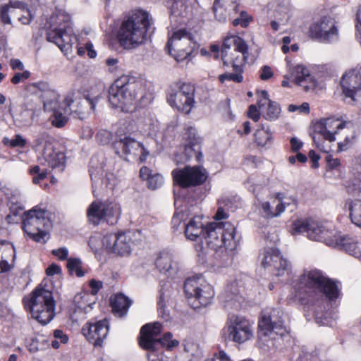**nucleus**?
<instances>
[{
    "label": "nucleus",
    "instance_id": "39448f33",
    "mask_svg": "<svg viewBox=\"0 0 361 361\" xmlns=\"http://www.w3.org/2000/svg\"><path fill=\"white\" fill-rule=\"evenodd\" d=\"M25 307L33 319L44 325L55 316V301L52 293L42 287L35 288L31 295L23 299Z\"/></svg>",
    "mask_w": 361,
    "mask_h": 361
},
{
    "label": "nucleus",
    "instance_id": "774afa93",
    "mask_svg": "<svg viewBox=\"0 0 361 361\" xmlns=\"http://www.w3.org/2000/svg\"><path fill=\"white\" fill-rule=\"evenodd\" d=\"M152 174V171L147 166H142L140 170V178L143 180H146L147 181Z\"/></svg>",
    "mask_w": 361,
    "mask_h": 361
},
{
    "label": "nucleus",
    "instance_id": "6e6d98bb",
    "mask_svg": "<svg viewBox=\"0 0 361 361\" xmlns=\"http://www.w3.org/2000/svg\"><path fill=\"white\" fill-rule=\"evenodd\" d=\"M259 74L262 80H267L274 75L271 68L268 66H263L260 68Z\"/></svg>",
    "mask_w": 361,
    "mask_h": 361
},
{
    "label": "nucleus",
    "instance_id": "72a5a7b5",
    "mask_svg": "<svg viewBox=\"0 0 361 361\" xmlns=\"http://www.w3.org/2000/svg\"><path fill=\"white\" fill-rule=\"evenodd\" d=\"M130 305L131 301L122 293L116 294L111 299L112 310L118 317L126 314Z\"/></svg>",
    "mask_w": 361,
    "mask_h": 361
},
{
    "label": "nucleus",
    "instance_id": "393cba45",
    "mask_svg": "<svg viewBox=\"0 0 361 361\" xmlns=\"http://www.w3.org/2000/svg\"><path fill=\"white\" fill-rule=\"evenodd\" d=\"M122 85L123 97V111L132 112L137 106V94L140 90V84L134 79L129 78L126 75V80Z\"/></svg>",
    "mask_w": 361,
    "mask_h": 361
},
{
    "label": "nucleus",
    "instance_id": "2eb2a0df",
    "mask_svg": "<svg viewBox=\"0 0 361 361\" xmlns=\"http://www.w3.org/2000/svg\"><path fill=\"white\" fill-rule=\"evenodd\" d=\"M194 94L195 87L191 84L177 83L168 95V102L171 106L188 114L195 104Z\"/></svg>",
    "mask_w": 361,
    "mask_h": 361
},
{
    "label": "nucleus",
    "instance_id": "4468645a",
    "mask_svg": "<svg viewBox=\"0 0 361 361\" xmlns=\"http://www.w3.org/2000/svg\"><path fill=\"white\" fill-rule=\"evenodd\" d=\"M135 235L131 231L106 234L102 238V246L110 254L128 257L135 245Z\"/></svg>",
    "mask_w": 361,
    "mask_h": 361
},
{
    "label": "nucleus",
    "instance_id": "f03ea898",
    "mask_svg": "<svg viewBox=\"0 0 361 361\" xmlns=\"http://www.w3.org/2000/svg\"><path fill=\"white\" fill-rule=\"evenodd\" d=\"M297 288L300 294L312 298L325 295L330 300L336 299L340 293L338 284L316 269L305 271L299 279Z\"/></svg>",
    "mask_w": 361,
    "mask_h": 361
},
{
    "label": "nucleus",
    "instance_id": "9b49d317",
    "mask_svg": "<svg viewBox=\"0 0 361 361\" xmlns=\"http://www.w3.org/2000/svg\"><path fill=\"white\" fill-rule=\"evenodd\" d=\"M248 56V46L243 39L232 36L224 39L221 49V59L224 66L232 68L244 67Z\"/></svg>",
    "mask_w": 361,
    "mask_h": 361
},
{
    "label": "nucleus",
    "instance_id": "8fccbe9b",
    "mask_svg": "<svg viewBox=\"0 0 361 361\" xmlns=\"http://www.w3.org/2000/svg\"><path fill=\"white\" fill-rule=\"evenodd\" d=\"M33 114L27 110L25 109L20 112L16 121L20 123L22 126H29L32 123Z\"/></svg>",
    "mask_w": 361,
    "mask_h": 361
},
{
    "label": "nucleus",
    "instance_id": "7c9ffc66",
    "mask_svg": "<svg viewBox=\"0 0 361 361\" xmlns=\"http://www.w3.org/2000/svg\"><path fill=\"white\" fill-rule=\"evenodd\" d=\"M126 75L118 78L109 89V102L116 109H120L123 111L122 85L126 82Z\"/></svg>",
    "mask_w": 361,
    "mask_h": 361
},
{
    "label": "nucleus",
    "instance_id": "f257e3e1",
    "mask_svg": "<svg viewBox=\"0 0 361 361\" xmlns=\"http://www.w3.org/2000/svg\"><path fill=\"white\" fill-rule=\"evenodd\" d=\"M152 23L148 12L136 10L132 12L121 23L116 38L121 47L133 50L142 45L147 36V32Z\"/></svg>",
    "mask_w": 361,
    "mask_h": 361
},
{
    "label": "nucleus",
    "instance_id": "c756f323",
    "mask_svg": "<svg viewBox=\"0 0 361 361\" xmlns=\"http://www.w3.org/2000/svg\"><path fill=\"white\" fill-rule=\"evenodd\" d=\"M325 126L324 118L317 121L313 125V133L312 135V137L313 142L319 150L327 152V150L324 146V143L320 140V137L322 136L324 140L329 142L335 141L336 137L334 134L327 133Z\"/></svg>",
    "mask_w": 361,
    "mask_h": 361
},
{
    "label": "nucleus",
    "instance_id": "bb28decb",
    "mask_svg": "<svg viewBox=\"0 0 361 361\" xmlns=\"http://www.w3.org/2000/svg\"><path fill=\"white\" fill-rule=\"evenodd\" d=\"M238 0H215L213 5V11L215 18L220 22H225L228 16L236 14L238 5Z\"/></svg>",
    "mask_w": 361,
    "mask_h": 361
},
{
    "label": "nucleus",
    "instance_id": "c85d7f7f",
    "mask_svg": "<svg viewBox=\"0 0 361 361\" xmlns=\"http://www.w3.org/2000/svg\"><path fill=\"white\" fill-rule=\"evenodd\" d=\"M286 205L278 197L271 202H263L259 209V214L266 219L280 216L285 211Z\"/></svg>",
    "mask_w": 361,
    "mask_h": 361
},
{
    "label": "nucleus",
    "instance_id": "cd10ccee",
    "mask_svg": "<svg viewBox=\"0 0 361 361\" xmlns=\"http://www.w3.org/2000/svg\"><path fill=\"white\" fill-rule=\"evenodd\" d=\"M16 249L13 245L3 241L0 243V272H7L14 267Z\"/></svg>",
    "mask_w": 361,
    "mask_h": 361
},
{
    "label": "nucleus",
    "instance_id": "423d86ee",
    "mask_svg": "<svg viewBox=\"0 0 361 361\" xmlns=\"http://www.w3.org/2000/svg\"><path fill=\"white\" fill-rule=\"evenodd\" d=\"M51 20L54 25H51L47 32V40L56 44L63 52H68L71 49L73 41L75 39L73 35L70 16L59 13Z\"/></svg>",
    "mask_w": 361,
    "mask_h": 361
},
{
    "label": "nucleus",
    "instance_id": "4d7b16f0",
    "mask_svg": "<svg viewBox=\"0 0 361 361\" xmlns=\"http://www.w3.org/2000/svg\"><path fill=\"white\" fill-rule=\"evenodd\" d=\"M30 76V73L28 71H25L23 73H17L11 79L12 83L16 85L20 82L27 79Z\"/></svg>",
    "mask_w": 361,
    "mask_h": 361
},
{
    "label": "nucleus",
    "instance_id": "a211bd4d",
    "mask_svg": "<svg viewBox=\"0 0 361 361\" xmlns=\"http://www.w3.org/2000/svg\"><path fill=\"white\" fill-rule=\"evenodd\" d=\"M169 54L177 61L188 58L192 52V37L184 30L175 32L169 38L167 46Z\"/></svg>",
    "mask_w": 361,
    "mask_h": 361
},
{
    "label": "nucleus",
    "instance_id": "49530a36",
    "mask_svg": "<svg viewBox=\"0 0 361 361\" xmlns=\"http://www.w3.org/2000/svg\"><path fill=\"white\" fill-rule=\"evenodd\" d=\"M81 260L78 258H69L67 261V268L71 274H75L78 277L84 276L85 273L82 270Z\"/></svg>",
    "mask_w": 361,
    "mask_h": 361
},
{
    "label": "nucleus",
    "instance_id": "7ed1b4c3",
    "mask_svg": "<svg viewBox=\"0 0 361 361\" xmlns=\"http://www.w3.org/2000/svg\"><path fill=\"white\" fill-rule=\"evenodd\" d=\"M306 233L308 238L312 240L322 241L329 246L340 245L347 251H355L356 243H350V239L347 236L333 239L332 232L323 224L312 219L297 220L293 224L292 234L295 235Z\"/></svg>",
    "mask_w": 361,
    "mask_h": 361
},
{
    "label": "nucleus",
    "instance_id": "69168bd1",
    "mask_svg": "<svg viewBox=\"0 0 361 361\" xmlns=\"http://www.w3.org/2000/svg\"><path fill=\"white\" fill-rule=\"evenodd\" d=\"M185 219V214H183V211L181 209L180 211L177 210L173 217L172 224L173 226H178L180 221Z\"/></svg>",
    "mask_w": 361,
    "mask_h": 361
},
{
    "label": "nucleus",
    "instance_id": "603ef678",
    "mask_svg": "<svg viewBox=\"0 0 361 361\" xmlns=\"http://www.w3.org/2000/svg\"><path fill=\"white\" fill-rule=\"evenodd\" d=\"M164 183V178L163 176L158 173H153L149 179L147 180V185L148 188L152 190H155L158 188H159Z\"/></svg>",
    "mask_w": 361,
    "mask_h": 361
},
{
    "label": "nucleus",
    "instance_id": "680f3d73",
    "mask_svg": "<svg viewBox=\"0 0 361 361\" xmlns=\"http://www.w3.org/2000/svg\"><path fill=\"white\" fill-rule=\"evenodd\" d=\"M90 287L91 288V294L95 295L102 288V282L92 279L90 282Z\"/></svg>",
    "mask_w": 361,
    "mask_h": 361
},
{
    "label": "nucleus",
    "instance_id": "f3484780",
    "mask_svg": "<svg viewBox=\"0 0 361 361\" xmlns=\"http://www.w3.org/2000/svg\"><path fill=\"white\" fill-rule=\"evenodd\" d=\"M175 183L182 188H189L203 184L207 178V173L202 166H185L172 171Z\"/></svg>",
    "mask_w": 361,
    "mask_h": 361
},
{
    "label": "nucleus",
    "instance_id": "a18cd8bd",
    "mask_svg": "<svg viewBox=\"0 0 361 361\" xmlns=\"http://www.w3.org/2000/svg\"><path fill=\"white\" fill-rule=\"evenodd\" d=\"M66 106L63 109H60L52 112L50 116V121L51 124L56 128L63 127L68 121V118L65 113Z\"/></svg>",
    "mask_w": 361,
    "mask_h": 361
},
{
    "label": "nucleus",
    "instance_id": "37998d69",
    "mask_svg": "<svg viewBox=\"0 0 361 361\" xmlns=\"http://www.w3.org/2000/svg\"><path fill=\"white\" fill-rule=\"evenodd\" d=\"M255 139L259 146L264 147L271 141V133L268 128L265 129L264 127L262 126L255 131Z\"/></svg>",
    "mask_w": 361,
    "mask_h": 361
},
{
    "label": "nucleus",
    "instance_id": "a19ab883",
    "mask_svg": "<svg viewBox=\"0 0 361 361\" xmlns=\"http://www.w3.org/2000/svg\"><path fill=\"white\" fill-rule=\"evenodd\" d=\"M233 72H226L219 75V80L221 83H225L227 81L240 83L243 80V68H233Z\"/></svg>",
    "mask_w": 361,
    "mask_h": 361
},
{
    "label": "nucleus",
    "instance_id": "f704fd0d",
    "mask_svg": "<svg viewBox=\"0 0 361 361\" xmlns=\"http://www.w3.org/2000/svg\"><path fill=\"white\" fill-rule=\"evenodd\" d=\"M345 206L348 207L351 222L361 228V199H348L345 202Z\"/></svg>",
    "mask_w": 361,
    "mask_h": 361
},
{
    "label": "nucleus",
    "instance_id": "de8ad7c7",
    "mask_svg": "<svg viewBox=\"0 0 361 361\" xmlns=\"http://www.w3.org/2000/svg\"><path fill=\"white\" fill-rule=\"evenodd\" d=\"M30 174L32 176V183L38 184L41 180L45 179L47 176L48 171L47 169H42L39 166H35L30 170Z\"/></svg>",
    "mask_w": 361,
    "mask_h": 361
},
{
    "label": "nucleus",
    "instance_id": "9d476101",
    "mask_svg": "<svg viewBox=\"0 0 361 361\" xmlns=\"http://www.w3.org/2000/svg\"><path fill=\"white\" fill-rule=\"evenodd\" d=\"M161 332V324L159 322L147 324L140 330V345L149 351H157L160 347L172 348L178 345V341L172 340V334L169 332L159 337Z\"/></svg>",
    "mask_w": 361,
    "mask_h": 361
},
{
    "label": "nucleus",
    "instance_id": "20e7f679",
    "mask_svg": "<svg viewBox=\"0 0 361 361\" xmlns=\"http://www.w3.org/2000/svg\"><path fill=\"white\" fill-rule=\"evenodd\" d=\"M134 130L135 126L133 123L124 122L118 130V140L114 142L113 147L115 152L127 161L138 159L140 162H143L146 160L149 152L141 142L130 136Z\"/></svg>",
    "mask_w": 361,
    "mask_h": 361
},
{
    "label": "nucleus",
    "instance_id": "aec40b11",
    "mask_svg": "<svg viewBox=\"0 0 361 361\" xmlns=\"http://www.w3.org/2000/svg\"><path fill=\"white\" fill-rule=\"evenodd\" d=\"M310 35L312 38L322 42H332L338 39V31L335 21L324 17L310 26Z\"/></svg>",
    "mask_w": 361,
    "mask_h": 361
},
{
    "label": "nucleus",
    "instance_id": "6e6552de",
    "mask_svg": "<svg viewBox=\"0 0 361 361\" xmlns=\"http://www.w3.org/2000/svg\"><path fill=\"white\" fill-rule=\"evenodd\" d=\"M235 227L230 222H212L205 227L204 239L207 245L217 250L222 247L233 249L235 243Z\"/></svg>",
    "mask_w": 361,
    "mask_h": 361
},
{
    "label": "nucleus",
    "instance_id": "0eeeda50",
    "mask_svg": "<svg viewBox=\"0 0 361 361\" xmlns=\"http://www.w3.org/2000/svg\"><path fill=\"white\" fill-rule=\"evenodd\" d=\"M47 211L34 208L25 213L23 230L33 240L45 243L51 224L47 216Z\"/></svg>",
    "mask_w": 361,
    "mask_h": 361
},
{
    "label": "nucleus",
    "instance_id": "09e8293b",
    "mask_svg": "<svg viewBox=\"0 0 361 361\" xmlns=\"http://www.w3.org/2000/svg\"><path fill=\"white\" fill-rule=\"evenodd\" d=\"M30 88L35 94L42 92V99L43 98V96L47 94V92L54 91L50 88L49 85L47 82L44 81L32 83L30 85Z\"/></svg>",
    "mask_w": 361,
    "mask_h": 361
},
{
    "label": "nucleus",
    "instance_id": "3c124183",
    "mask_svg": "<svg viewBox=\"0 0 361 361\" xmlns=\"http://www.w3.org/2000/svg\"><path fill=\"white\" fill-rule=\"evenodd\" d=\"M225 307L230 309L238 310L240 307L239 296L237 293L225 296Z\"/></svg>",
    "mask_w": 361,
    "mask_h": 361
},
{
    "label": "nucleus",
    "instance_id": "ddd939ff",
    "mask_svg": "<svg viewBox=\"0 0 361 361\" xmlns=\"http://www.w3.org/2000/svg\"><path fill=\"white\" fill-rule=\"evenodd\" d=\"M222 335L225 339L241 344L253 338L254 329L252 324L245 317L233 315L228 318Z\"/></svg>",
    "mask_w": 361,
    "mask_h": 361
},
{
    "label": "nucleus",
    "instance_id": "338daca9",
    "mask_svg": "<svg viewBox=\"0 0 361 361\" xmlns=\"http://www.w3.org/2000/svg\"><path fill=\"white\" fill-rule=\"evenodd\" d=\"M290 142L291 146V150L294 152H296L298 150H300L303 145V143L296 137H292L290 139Z\"/></svg>",
    "mask_w": 361,
    "mask_h": 361
},
{
    "label": "nucleus",
    "instance_id": "4c0bfd02",
    "mask_svg": "<svg viewBox=\"0 0 361 361\" xmlns=\"http://www.w3.org/2000/svg\"><path fill=\"white\" fill-rule=\"evenodd\" d=\"M324 121L327 133L334 134L335 137L336 135L338 134L341 130L349 129L348 126L350 123L348 122L342 121L334 118H324Z\"/></svg>",
    "mask_w": 361,
    "mask_h": 361
},
{
    "label": "nucleus",
    "instance_id": "412c9836",
    "mask_svg": "<svg viewBox=\"0 0 361 361\" xmlns=\"http://www.w3.org/2000/svg\"><path fill=\"white\" fill-rule=\"evenodd\" d=\"M262 264L276 276L288 274L290 269V263L283 257L278 249L273 247L265 250Z\"/></svg>",
    "mask_w": 361,
    "mask_h": 361
},
{
    "label": "nucleus",
    "instance_id": "c9c22d12",
    "mask_svg": "<svg viewBox=\"0 0 361 361\" xmlns=\"http://www.w3.org/2000/svg\"><path fill=\"white\" fill-rule=\"evenodd\" d=\"M103 213L102 202H92L87 210L88 222L95 226L99 225L102 221H104Z\"/></svg>",
    "mask_w": 361,
    "mask_h": 361
},
{
    "label": "nucleus",
    "instance_id": "f8f14e48",
    "mask_svg": "<svg viewBox=\"0 0 361 361\" xmlns=\"http://www.w3.org/2000/svg\"><path fill=\"white\" fill-rule=\"evenodd\" d=\"M286 315L279 308L267 307L262 312L259 321L260 333L265 336L274 339V335L283 336L288 333L285 322Z\"/></svg>",
    "mask_w": 361,
    "mask_h": 361
},
{
    "label": "nucleus",
    "instance_id": "13d9d810",
    "mask_svg": "<svg viewBox=\"0 0 361 361\" xmlns=\"http://www.w3.org/2000/svg\"><path fill=\"white\" fill-rule=\"evenodd\" d=\"M298 110L300 111V112H304V113H307V114L309 113L310 112L309 104L307 102H304L300 106L291 104V105H289V106H288L289 111L293 112V111H295Z\"/></svg>",
    "mask_w": 361,
    "mask_h": 361
},
{
    "label": "nucleus",
    "instance_id": "6ab92c4d",
    "mask_svg": "<svg viewBox=\"0 0 361 361\" xmlns=\"http://www.w3.org/2000/svg\"><path fill=\"white\" fill-rule=\"evenodd\" d=\"M11 17L17 18L22 25H29L33 16L26 4L20 1H10L0 7V18L4 24H11Z\"/></svg>",
    "mask_w": 361,
    "mask_h": 361
},
{
    "label": "nucleus",
    "instance_id": "2f4dec72",
    "mask_svg": "<svg viewBox=\"0 0 361 361\" xmlns=\"http://www.w3.org/2000/svg\"><path fill=\"white\" fill-rule=\"evenodd\" d=\"M185 237L190 240H196L202 234L204 235L205 228L203 227L200 216L192 218L188 224H184Z\"/></svg>",
    "mask_w": 361,
    "mask_h": 361
},
{
    "label": "nucleus",
    "instance_id": "e433bc0d",
    "mask_svg": "<svg viewBox=\"0 0 361 361\" xmlns=\"http://www.w3.org/2000/svg\"><path fill=\"white\" fill-rule=\"evenodd\" d=\"M59 94L56 92H48L43 96V106L46 111L54 112L60 109H63L65 104L59 101Z\"/></svg>",
    "mask_w": 361,
    "mask_h": 361
},
{
    "label": "nucleus",
    "instance_id": "58836bf2",
    "mask_svg": "<svg viewBox=\"0 0 361 361\" xmlns=\"http://www.w3.org/2000/svg\"><path fill=\"white\" fill-rule=\"evenodd\" d=\"M184 153L186 160L195 158L196 161L200 162L202 159L200 145L196 138H193L188 144L185 145Z\"/></svg>",
    "mask_w": 361,
    "mask_h": 361
},
{
    "label": "nucleus",
    "instance_id": "1a4fd4ad",
    "mask_svg": "<svg viewBox=\"0 0 361 361\" xmlns=\"http://www.w3.org/2000/svg\"><path fill=\"white\" fill-rule=\"evenodd\" d=\"M184 291L194 309L210 304L214 295L212 286L201 275L187 279Z\"/></svg>",
    "mask_w": 361,
    "mask_h": 361
},
{
    "label": "nucleus",
    "instance_id": "0e129e2a",
    "mask_svg": "<svg viewBox=\"0 0 361 361\" xmlns=\"http://www.w3.org/2000/svg\"><path fill=\"white\" fill-rule=\"evenodd\" d=\"M205 361H231L229 357L224 351H219L218 353L214 354L212 359H208Z\"/></svg>",
    "mask_w": 361,
    "mask_h": 361
},
{
    "label": "nucleus",
    "instance_id": "473e14b6",
    "mask_svg": "<svg viewBox=\"0 0 361 361\" xmlns=\"http://www.w3.org/2000/svg\"><path fill=\"white\" fill-rule=\"evenodd\" d=\"M102 207L104 221L111 225L116 224L121 212L120 205L116 202L106 200L102 202Z\"/></svg>",
    "mask_w": 361,
    "mask_h": 361
},
{
    "label": "nucleus",
    "instance_id": "5701e85b",
    "mask_svg": "<svg viewBox=\"0 0 361 361\" xmlns=\"http://www.w3.org/2000/svg\"><path fill=\"white\" fill-rule=\"evenodd\" d=\"M358 68L353 69L344 74L341 80L343 93L349 99L348 103H353L361 97V82Z\"/></svg>",
    "mask_w": 361,
    "mask_h": 361
},
{
    "label": "nucleus",
    "instance_id": "ea45409f",
    "mask_svg": "<svg viewBox=\"0 0 361 361\" xmlns=\"http://www.w3.org/2000/svg\"><path fill=\"white\" fill-rule=\"evenodd\" d=\"M155 264L157 268L166 274L171 275L173 269L171 256L169 253H161L157 258Z\"/></svg>",
    "mask_w": 361,
    "mask_h": 361
},
{
    "label": "nucleus",
    "instance_id": "dca6fc26",
    "mask_svg": "<svg viewBox=\"0 0 361 361\" xmlns=\"http://www.w3.org/2000/svg\"><path fill=\"white\" fill-rule=\"evenodd\" d=\"M99 96L94 98H80L73 92H68L64 99L65 113L72 114L74 117L84 119L92 111L94 110Z\"/></svg>",
    "mask_w": 361,
    "mask_h": 361
},
{
    "label": "nucleus",
    "instance_id": "a878e982",
    "mask_svg": "<svg viewBox=\"0 0 361 361\" xmlns=\"http://www.w3.org/2000/svg\"><path fill=\"white\" fill-rule=\"evenodd\" d=\"M83 335L94 345H101L109 331L108 322L105 319L94 324H87L82 329Z\"/></svg>",
    "mask_w": 361,
    "mask_h": 361
},
{
    "label": "nucleus",
    "instance_id": "4be33fe9",
    "mask_svg": "<svg viewBox=\"0 0 361 361\" xmlns=\"http://www.w3.org/2000/svg\"><path fill=\"white\" fill-rule=\"evenodd\" d=\"M285 78L291 79L293 82L302 87L305 92L313 90L317 85L314 78L302 64L289 65L288 72L285 75Z\"/></svg>",
    "mask_w": 361,
    "mask_h": 361
},
{
    "label": "nucleus",
    "instance_id": "bf43d9fd",
    "mask_svg": "<svg viewBox=\"0 0 361 361\" xmlns=\"http://www.w3.org/2000/svg\"><path fill=\"white\" fill-rule=\"evenodd\" d=\"M51 252L60 260H64L67 259L68 255V250L66 247H60L56 250H53Z\"/></svg>",
    "mask_w": 361,
    "mask_h": 361
},
{
    "label": "nucleus",
    "instance_id": "b1692460",
    "mask_svg": "<svg viewBox=\"0 0 361 361\" xmlns=\"http://www.w3.org/2000/svg\"><path fill=\"white\" fill-rule=\"evenodd\" d=\"M40 154L42 164H47L51 169H59L60 171L63 170L66 157L63 152L56 149L52 142H45Z\"/></svg>",
    "mask_w": 361,
    "mask_h": 361
},
{
    "label": "nucleus",
    "instance_id": "79ce46f5",
    "mask_svg": "<svg viewBox=\"0 0 361 361\" xmlns=\"http://www.w3.org/2000/svg\"><path fill=\"white\" fill-rule=\"evenodd\" d=\"M228 18L232 20V24L234 26L240 25L242 27H247L252 20L246 11L238 10L236 14L233 13L232 16H228Z\"/></svg>",
    "mask_w": 361,
    "mask_h": 361
},
{
    "label": "nucleus",
    "instance_id": "5fc2aeb1",
    "mask_svg": "<svg viewBox=\"0 0 361 361\" xmlns=\"http://www.w3.org/2000/svg\"><path fill=\"white\" fill-rule=\"evenodd\" d=\"M112 138L111 132L106 130H100L98 131L96 139L97 141L101 145H107L110 142Z\"/></svg>",
    "mask_w": 361,
    "mask_h": 361
},
{
    "label": "nucleus",
    "instance_id": "c03bdc74",
    "mask_svg": "<svg viewBox=\"0 0 361 361\" xmlns=\"http://www.w3.org/2000/svg\"><path fill=\"white\" fill-rule=\"evenodd\" d=\"M267 110L264 113V118L269 121H274L279 118L281 113V109L279 104L276 102L269 100L267 102Z\"/></svg>",
    "mask_w": 361,
    "mask_h": 361
},
{
    "label": "nucleus",
    "instance_id": "052dcab7",
    "mask_svg": "<svg viewBox=\"0 0 361 361\" xmlns=\"http://www.w3.org/2000/svg\"><path fill=\"white\" fill-rule=\"evenodd\" d=\"M248 117L255 122H257L260 118V114L255 105H250L248 110Z\"/></svg>",
    "mask_w": 361,
    "mask_h": 361
},
{
    "label": "nucleus",
    "instance_id": "864d4df0",
    "mask_svg": "<svg viewBox=\"0 0 361 361\" xmlns=\"http://www.w3.org/2000/svg\"><path fill=\"white\" fill-rule=\"evenodd\" d=\"M157 306H158V312L162 318L165 319L166 320L168 319L169 312V310L166 307V301H165V295L164 293H161L159 298L157 301Z\"/></svg>",
    "mask_w": 361,
    "mask_h": 361
},
{
    "label": "nucleus",
    "instance_id": "e2e57ef3",
    "mask_svg": "<svg viewBox=\"0 0 361 361\" xmlns=\"http://www.w3.org/2000/svg\"><path fill=\"white\" fill-rule=\"evenodd\" d=\"M25 144V140L20 135H16L15 137L10 141V145L12 147H24Z\"/></svg>",
    "mask_w": 361,
    "mask_h": 361
}]
</instances>
